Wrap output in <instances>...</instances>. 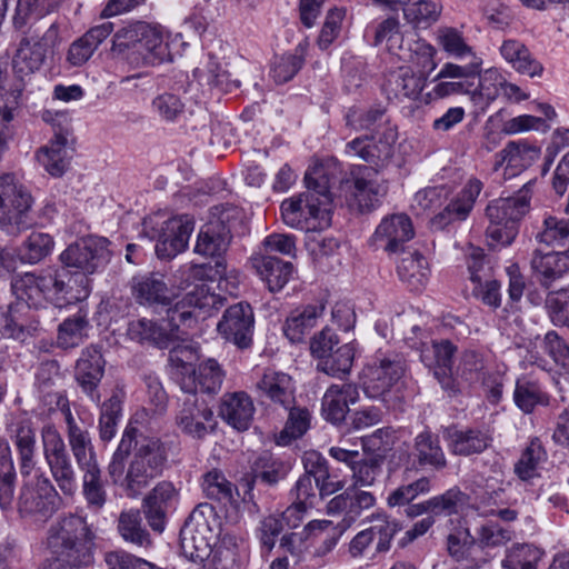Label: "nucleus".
I'll list each match as a JSON object with an SVG mask.
<instances>
[{
    "label": "nucleus",
    "mask_w": 569,
    "mask_h": 569,
    "mask_svg": "<svg viewBox=\"0 0 569 569\" xmlns=\"http://www.w3.org/2000/svg\"><path fill=\"white\" fill-rule=\"evenodd\" d=\"M132 451L126 476L121 482L128 497L134 498L163 472L168 461L166 445L156 437L138 435L133 427H127L109 465L112 478L120 477L123 460Z\"/></svg>",
    "instance_id": "f257e3e1"
},
{
    "label": "nucleus",
    "mask_w": 569,
    "mask_h": 569,
    "mask_svg": "<svg viewBox=\"0 0 569 569\" xmlns=\"http://www.w3.org/2000/svg\"><path fill=\"white\" fill-rule=\"evenodd\" d=\"M97 531L86 517L69 513L48 529L47 548L51 559L39 569H83L94 562Z\"/></svg>",
    "instance_id": "f03ea898"
},
{
    "label": "nucleus",
    "mask_w": 569,
    "mask_h": 569,
    "mask_svg": "<svg viewBox=\"0 0 569 569\" xmlns=\"http://www.w3.org/2000/svg\"><path fill=\"white\" fill-rule=\"evenodd\" d=\"M333 169L317 164L305 174L306 192L282 201L281 216L286 224L306 231L328 228L331 223V187Z\"/></svg>",
    "instance_id": "7ed1b4c3"
},
{
    "label": "nucleus",
    "mask_w": 569,
    "mask_h": 569,
    "mask_svg": "<svg viewBox=\"0 0 569 569\" xmlns=\"http://www.w3.org/2000/svg\"><path fill=\"white\" fill-rule=\"evenodd\" d=\"M111 53L134 67L160 64L170 54L162 34L140 21L126 26L113 34Z\"/></svg>",
    "instance_id": "20e7f679"
},
{
    "label": "nucleus",
    "mask_w": 569,
    "mask_h": 569,
    "mask_svg": "<svg viewBox=\"0 0 569 569\" xmlns=\"http://www.w3.org/2000/svg\"><path fill=\"white\" fill-rule=\"evenodd\" d=\"M527 182L512 197L492 200L486 208L489 219L486 234L491 246H509L518 234V222L530 210V187Z\"/></svg>",
    "instance_id": "39448f33"
},
{
    "label": "nucleus",
    "mask_w": 569,
    "mask_h": 569,
    "mask_svg": "<svg viewBox=\"0 0 569 569\" xmlns=\"http://www.w3.org/2000/svg\"><path fill=\"white\" fill-rule=\"evenodd\" d=\"M33 198L13 174L0 177V226L9 234H19L34 223Z\"/></svg>",
    "instance_id": "423d86ee"
},
{
    "label": "nucleus",
    "mask_w": 569,
    "mask_h": 569,
    "mask_svg": "<svg viewBox=\"0 0 569 569\" xmlns=\"http://www.w3.org/2000/svg\"><path fill=\"white\" fill-rule=\"evenodd\" d=\"M406 362L400 355L393 353L378 358L362 371L363 392L372 399L388 401L391 393H398L403 385Z\"/></svg>",
    "instance_id": "0eeeda50"
},
{
    "label": "nucleus",
    "mask_w": 569,
    "mask_h": 569,
    "mask_svg": "<svg viewBox=\"0 0 569 569\" xmlns=\"http://www.w3.org/2000/svg\"><path fill=\"white\" fill-rule=\"evenodd\" d=\"M387 41L388 50L402 61H417L423 69L435 68L433 57L436 49L422 39L405 38L399 31V21L388 18L377 27L373 46Z\"/></svg>",
    "instance_id": "6e6552de"
},
{
    "label": "nucleus",
    "mask_w": 569,
    "mask_h": 569,
    "mask_svg": "<svg viewBox=\"0 0 569 569\" xmlns=\"http://www.w3.org/2000/svg\"><path fill=\"white\" fill-rule=\"evenodd\" d=\"M109 241L103 237L90 236L69 244L61 253L64 269H74L72 277L89 278L102 270L110 261Z\"/></svg>",
    "instance_id": "1a4fd4ad"
},
{
    "label": "nucleus",
    "mask_w": 569,
    "mask_h": 569,
    "mask_svg": "<svg viewBox=\"0 0 569 569\" xmlns=\"http://www.w3.org/2000/svg\"><path fill=\"white\" fill-rule=\"evenodd\" d=\"M41 440L52 479L64 496H73L78 488L77 473L60 432L53 425H46Z\"/></svg>",
    "instance_id": "9d476101"
},
{
    "label": "nucleus",
    "mask_w": 569,
    "mask_h": 569,
    "mask_svg": "<svg viewBox=\"0 0 569 569\" xmlns=\"http://www.w3.org/2000/svg\"><path fill=\"white\" fill-rule=\"evenodd\" d=\"M397 138V128L387 124L382 131L349 141L345 147V153L350 158H358L369 163V168H365V172L370 176L371 172L377 173L389 162Z\"/></svg>",
    "instance_id": "9b49d317"
},
{
    "label": "nucleus",
    "mask_w": 569,
    "mask_h": 569,
    "mask_svg": "<svg viewBox=\"0 0 569 569\" xmlns=\"http://www.w3.org/2000/svg\"><path fill=\"white\" fill-rule=\"evenodd\" d=\"M226 298L211 292L204 283L196 286L167 311L170 323L192 327L199 317L206 318L224 306Z\"/></svg>",
    "instance_id": "f8f14e48"
},
{
    "label": "nucleus",
    "mask_w": 569,
    "mask_h": 569,
    "mask_svg": "<svg viewBox=\"0 0 569 569\" xmlns=\"http://www.w3.org/2000/svg\"><path fill=\"white\" fill-rule=\"evenodd\" d=\"M238 213L234 208H214L212 219L206 229L199 232L194 251L202 256L217 257L214 276L222 277L226 272V262L220 256L227 250L230 240V219Z\"/></svg>",
    "instance_id": "ddd939ff"
},
{
    "label": "nucleus",
    "mask_w": 569,
    "mask_h": 569,
    "mask_svg": "<svg viewBox=\"0 0 569 569\" xmlns=\"http://www.w3.org/2000/svg\"><path fill=\"white\" fill-rule=\"evenodd\" d=\"M42 286L46 299L56 305L62 301L82 300L90 293V279L83 276L72 277L70 270L49 268L37 274Z\"/></svg>",
    "instance_id": "4468645a"
},
{
    "label": "nucleus",
    "mask_w": 569,
    "mask_h": 569,
    "mask_svg": "<svg viewBox=\"0 0 569 569\" xmlns=\"http://www.w3.org/2000/svg\"><path fill=\"white\" fill-rule=\"evenodd\" d=\"M253 328L254 315L252 307L243 301L229 306L217 325V330L221 337L240 349L251 346Z\"/></svg>",
    "instance_id": "2eb2a0df"
},
{
    "label": "nucleus",
    "mask_w": 569,
    "mask_h": 569,
    "mask_svg": "<svg viewBox=\"0 0 569 569\" xmlns=\"http://www.w3.org/2000/svg\"><path fill=\"white\" fill-rule=\"evenodd\" d=\"M456 350L451 341L440 340L433 341L420 355L421 361L432 370L435 379L449 397L460 393L459 382L452 376V358Z\"/></svg>",
    "instance_id": "dca6fc26"
},
{
    "label": "nucleus",
    "mask_w": 569,
    "mask_h": 569,
    "mask_svg": "<svg viewBox=\"0 0 569 569\" xmlns=\"http://www.w3.org/2000/svg\"><path fill=\"white\" fill-rule=\"evenodd\" d=\"M47 52L46 34L40 36L37 31H33L21 38L12 58V70L14 77L23 86L26 80L41 68Z\"/></svg>",
    "instance_id": "f3484780"
},
{
    "label": "nucleus",
    "mask_w": 569,
    "mask_h": 569,
    "mask_svg": "<svg viewBox=\"0 0 569 569\" xmlns=\"http://www.w3.org/2000/svg\"><path fill=\"white\" fill-rule=\"evenodd\" d=\"M254 390L262 403L289 409L296 401V387L291 376L271 368L263 370Z\"/></svg>",
    "instance_id": "a211bd4d"
},
{
    "label": "nucleus",
    "mask_w": 569,
    "mask_h": 569,
    "mask_svg": "<svg viewBox=\"0 0 569 569\" xmlns=\"http://www.w3.org/2000/svg\"><path fill=\"white\" fill-rule=\"evenodd\" d=\"M375 505L376 497L371 492L349 487L329 500L327 513L341 517L338 527L345 530L355 523L363 511L371 509Z\"/></svg>",
    "instance_id": "6ab92c4d"
},
{
    "label": "nucleus",
    "mask_w": 569,
    "mask_h": 569,
    "mask_svg": "<svg viewBox=\"0 0 569 569\" xmlns=\"http://www.w3.org/2000/svg\"><path fill=\"white\" fill-rule=\"evenodd\" d=\"M186 395L177 413V425L184 433L201 439L214 428L213 412L204 401H199L193 395Z\"/></svg>",
    "instance_id": "aec40b11"
},
{
    "label": "nucleus",
    "mask_w": 569,
    "mask_h": 569,
    "mask_svg": "<svg viewBox=\"0 0 569 569\" xmlns=\"http://www.w3.org/2000/svg\"><path fill=\"white\" fill-rule=\"evenodd\" d=\"M178 501V491L169 481L159 482L142 500V510L153 531L162 532L168 513Z\"/></svg>",
    "instance_id": "412c9836"
},
{
    "label": "nucleus",
    "mask_w": 569,
    "mask_h": 569,
    "mask_svg": "<svg viewBox=\"0 0 569 569\" xmlns=\"http://www.w3.org/2000/svg\"><path fill=\"white\" fill-rule=\"evenodd\" d=\"M482 187L483 184L479 179H469L461 191L431 219L432 226L437 229H443L453 222L466 220L470 214Z\"/></svg>",
    "instance_id": "4be33fe9"
},
{
    "label": "nucleus",
    "mask_w": 569,
    "mask_h": 569,
    "mask_svg": "<svg viewBox=\"0 0 569 569\" xmlns=\"http://www.w3.org/2000/svg\"><path fill=\"white\" fill-rule=\"evenodd\" d=\"M194 229V221L188 214L166 221L162 233L156 243V253L161 259H170L182 252Z\"/></svg>",
    "instance_id": "5701e85b"
},
{
    "label": "nucleus",
    "mask_w": 569,
    "mask_h": 569,
    "mask_svg": "<svg viewBox=\"0 0 569 569\" xmlns=\"http://www.w3.org/2000/svg\"><path fill=\"white\" fill-rule=\"evenodd\" d=\"M104 373V360L97 348H87L76 366V380L82 391L94 402H100L98 386Z\"/></svg>",
    "instance_id": "b1692460"
},
{
    "label": "nucleus",
    "mask_w": 569,
    "mask_h": 569,
    "mask_svg": "<svg viewBox=\"0 0 569 569\" xmlns=\"http://www.w3.org/2000/svg\"><path fill=\"white\" fill-rule=\"evenodd\" d=\"M358 400L359 391L356 385H331L321 400L322 417L333 425H339L345 421L349 406L355 405Z\"/></svg>",
    "instance_id": "393cba45"
},
{
    "label": "nucleus",
    "mask_w": 569,
    "mask_h": 569,
    "mask_svg": "<svg viewBox=\"0 0 569 569\" xmlns=\"http://www.w3.org/2000/svg\"><path fill=\"white\" fill-rule=\"evenodd\" d=\"M256 407L252 398L244 391L224 393L221 398L219 413L233 429L246 431L250 428Z\"/></svg>",
    "instance_id": "a878e982"
},
{
    "label": "nucleus",
    "mask_w": 569,
    "mask_h": 569,
    "mask_svg": "<svg viewBox=\"0 0 569 569\" xmlns=\"http://www.w3.org/2000/svg\"><path fill=\"white\" fill-rule=\"evenodd\" d=\"M132 296L136 301L144 306H167L171 292L166 277L161 272H146L134 276L131 280Z\"/></svg>",
    "instance_id": "bb28decb"
},
{
    "label": "nucleus",
    "mask_w": 569,
    "mask_h": 569,
    "mask_svg": "<svg viewBox=\"0 0 569 569\" xmlns=\"http://www.w3.org/2000/svg\"><path fill=\"white\" fill-rule=\"evenodd\" d=\"M168 328L150 319L131 321L128 327V336L131 340L141 345H150L160 349L170 348L178 338L179 328L173 327L168 319Z\"/></svg>",
    "instance_id": "cd10ccee"
},
{
    "label": "nucleus",
    "mask_w": 569,
    "mask_h": 569,
    "mask_svg": "<svg viewBox=\"0 0 569 569\" xmlns=\"http://www.w3.org/2000/svg\"><path fill=\"white\" fill-rule=\"evenodd\" d=\"M37 328L38 321L26 301L10 303L0 313V332L6 337L24 340Z\"/></svg>",
    "instance_id": "c85d7f7f"
},
{
    "label": "nucleus",
    "mask_w": 569,
    "mask_h": 569,
    "mask_svg": "<svg viewBox=\"0 0 569 569\" xmlns=\"http://www.w3.org/2000/svg\"><path fill=\"white\" fill-rule=\"evenodd\" d=\"M427 76L423 71H413L410 67H400L390 71L383 83L389 98L417 99L425 88Z\"/></svg>",
    "instance_id": "c756f323"
},
{
    "label": "nucleus",
    "mask_w": 569,
    "mask_h": 569,
    "mask_svg": "<svg viewBox=\"0 0 569 569\" xmlns=\"http://www.w3.org/2000/svg\"><path fill=\"white\" fill-rule=\"evenodd\" d=\"M413 237L411 220L406 214L385 218L377 227L373 241L389 252H397L401 246Z\"/></svg>",
    "instance_id": "7c9ffc66"
},
{
    "label": "nucleus",
    "mask_w": 569,
    "mask_h": 569,
    "mask_svg": "<svg viewBox=\"0 0 569 569\" xmlns=\"http://www.w3.org/2000/svg\"><path fill=\"white\" fill-rule=\"evenodd\" d=\"M531 268L543 287H549L555 280L569 272V250L543 252L536 249L532 252Z\"/></svg>",
    "instance_id": "2f4dec72"
},
{
    "label": "nucleus",
    "mask_w": 569,
    "mask_h": 569,
    "mask_svg": "<svg viewBox=\"0 0 569 569\" xmlns=\"http://www.w3.org/2000/svg\"><path fill=\"white\" fill-rule=\"evenodd\" d=\"M198 509H194L180 530V543L183 552L192 559L203 560L211 552L210 539L206 537L208 526L204 520L196 521Z\"/></svg>",
    "instance_id": "473e14b6"
},
{
    "label": "nucleus",
    "mask_w": 569,
    "mask_h": 569,
    "mask_svg": "<svg viewBox=\"0 0 569 569\" xmlns=\"http://www.w3.org/2000/svg\"><path fill=\"white\" fill-rule=\"evenodd\" d=\"M445 438L453 455L471 456L485 451L491 441L489 435L478 428L458 429L449 427L445 431Z\"/></svg>",
    "instance_id": "72a5a7b5"
},
{
    "label": "nucleus",
    "mask_w": 569,
    "mask_h": 569,
    "mask_svg": "<svg viewBox=\"0 0 569 569\" xmlns=\"http://www.w3.org/2000/svg\"><path fill=\"white\" fill-rule=\"evenodd\" d=\"M251 263L271 292L280 291L293 271L292 263L270 254H254L251 258Z\"/></svg>",
    "instance_id": "f704fd0d"
},
{
    "label": "nucleus",
    "mask_w": 569,
    "mask_h": 569,
    "mask_svg": "<svg viewBox=\"0 0 569 569\" xmlns=\"http://www.w3.org/2000/svg\"><path fill=\"white\" fill-rule=\"evenodd\" d=\"M412 456L420 468L442 470L447 467L446 455L439 437L430 430H423L415 437Z\"/></svg>",
    "instance_id": "c9c22d12"
},
{
    "label": "nucleus",
    "mask_w": 569,
    "mask_h": 569,
    "mask_svg": "<svg viewBox=\"0 0 569 569\" xmlns=\"http://www.w3.org/2000/svg\"><path fill=\"white\" fill-rule=\"evenodd\" d=\"M540 154L538 147L528 144L525 141H510L507 146L496 154L495 170L506 166V169L512 170L510 174L531 166Z\"/></svg>",
    "instance_id": "e433bc0d"
},
{
    "label": "nucleus",
    "mask_w": 569,
    "mask_h": 569,
    "mask_svg": "<svg viewBox=\"0 0 569 569\" xmlns=\"http://www.w3.org/2000/svg\"><path fill=\"white\" fill-rule=\"evenodd\" d=\"M112 22H103L89 29L81 38L73 41L68 51V61L72 66L86 63L113 31Z\"/></svg>",
    "instance_id": "4c0bfd02"
},
{
    "label": "nucleus",
    "mask_w": 569,
    "mask_h": 569,
    "mask_svg": "<svg viewBox=\"0 0 569 569\" xmlns=\"http://www.w3.org/2000/svg\"><path fill=\"white\" fill-rule=\"evenodd\" d=\"M502 58L518 73L530 78L540 77L543 66L531 54L529 49L520 41L508 39L500 47Z\"/></svg>",
    "instance_id": "58836bf2"
},
{
    "label": "nucleus",
    "mask_w": 569,
    "mask_h": 569,
    "mask_svg": "<svg viewBox=\"0 0 569 569\" xmlns=\"http://www.w3.org/2000/svg\"><path fill=\"white\" fill-rule=\"evenodd\" d=\"M397 271L410 290L420 291L428 282L430 269L427 259L418 251L403 252Z\"/></svg>",
    "instance_id": "ea45409f"
},
{
    "label": "nucleus",
    "mask_w": 569,
    "mask_h": 569,
    "mask_svg": "<svg viewBox=\"0 0 569 569\" xmlns=\"http://www.w3.org/2000/svg\"><path fill=\"white\" fill-rule=\"evenodd\" d=\"M323 311L325 306L322 303L309 305L302 310L293 311L283 325L284 336L293 343L301 342L316 327Z\"/></svg>",
    "instance_id": "a19ab883"
},
{
    "label": "nucleus",
    "mask_w": 569,
    "mask_h": 569,
    "mask_svg": "<svg viewBox=\"0 0 569 569\" xmlns=\"http://www.w3.org/2000/svg\"><path fill=\"white\" fill-rule=\"evenodd\" d=\"M67 142L64 133L56 132L53 139L37 153L39 163L52 177H61L69 166Z\"/></svg>",
    "instance_id": "79ce46f5"
},
{
    "label": "nucleus",
    "mask_w": 569,
    "mask_h": 569,
    "mask_svg": "<svg viewBox=\"0 0 569 569\" xmlns=\"http://www.w3.org/2000/svg\"><path fill=\"white\" fill-rule=\"evenodd\" d=\"M197 350L191 345H173L169 352L171 375L181 389L194 388L190 373L193 372Z\"/></svg>",
    "instance_id": "37998d69"
},
{
    "label": "nucleus",
    "mask_w": 569,
    "mask_h": 569,
    "mask_svg": "<svg viewBox=\"0 0 569 569\" xmlns=\"http://www.w3.org/2000/svg\"><path fill=\"white\" fill-rule=\"evenodd\" d=\"M194 388L181 389L184 393L196 396L198 391L203 393H217L222 386L224 371L217 360L209 358L193 368L190 373Z\"/></svg>",
    "instance_id": "c03bdc74"
},
{
    "label": "nucleus",
    "mask_w": 569,
    "mask_h": 569,
    "mask_svg": "<svg viewBox=\"0 0 569 569\" xmlns=\"http://www.w3.org/2000/svg\"><path fill=\"white\" fill-rule=\"evenodd\" d=\"M90 329L88 311L79 309L59 325L57 343L63 349L78 347L88 337Z\"/></svg>",
    "instance_id": "a18cd8bd"
},
{
    "label": "nucleus",
    "mask_w": 569,
    "mask_h": 569,
    "mask_svg": "<svg viewBox=\"0 0 569 569\" xmlns=\"http://www.w3.org/2000/svg\"><path fill=\"white\" fill-rule=\"evenodd\" d=\"M513 401L517 408L529 415L538 406H549L550 396L538 381L522 377L516 381Z\"/></svg>",
    "instance_id": "49530a36"
},
{
    "label": "nucleus",
    "mask_w": 569,
    "mask_h": 569,
    "mask_svg": "<svg viewBox=\"0 0 569 569\" xmlns=\"http://www.w3.org/2000/svg\"><path fill=\"white\" fill-rule=\"evenodd\" d=\"M117 530L126 542L136 547L148 548L152 543L150 533L143 526L141 512L138 509L121 511L117 520Z\"/></svg>",
    "instance_id": "de8ad7c7"
},
{
    "label": "nucleus",
    "mask_w": 569,
    "mask_h": 569,
    "mask_svg": "<svg viewBox=\"0 0 569 569\" xmlns=\"http://www.w3.org/2000/svg\"><path fill=\"white\" fill-rule=\"evenodd\" d=\"M548 455L539 438L530 440L515 465V473L522 481H529L539 476V468L547 460Z\"/></svg>",
    "instance_id": "09e8293b"
},
{
    "label": "nucleus",
    "mask_w": 569,
    "mask_h": 569,
    "mask_svg": "<svg viewBox=\"0 0 569 569\" xmlns=\"http://www.w3.org/2000/svg\"><path fill=\"white\" fill-rule=\"evenodd\" d=\"M368 177V174H356L353 179V197L361 211H369L376 208L388 191L386 183L369 179Z\"/></svg>",
    "instance_id": "8fccbe9b"
},
{
    "label": "nucleus",
    "mask_w": 569,
    "mask_h": 569,
    "mask_svg": "<svg viewBox=\"0 0 569 569\" xmlns=\"http://www.w3.org/2000/svg\"><path fill=\"white\" fill-rule=\"evenodd\" d=\"M14 446L19 455L20 472L22 476H29L36 466V431L30 422H22L16 427Z\"/></svg>",
    "instance_id": "3c124183"
},
{
    "label": "nucleus",
    "mask_w": 569,
    "mask_h": 569,
    "mask_svg": "<svg viewBox=\"0 0 569 569\" xmlns=\"http://www.w3.org/2000/svg\"><path fill=\"white\" fill-rule=\"evenodd\" d=\"M346 127L355 131L373 130L382 131L385 126L390 124L386 119L383 108H370L367 110L352 107L345 114Z\"/></svg>",
    "instance_id": "603ef678"
},
{
    "label": "nucleus",
    "mask_w": 569,
    "mask_h": 569,
    "mask_svg": "<svg viewBox=\"0 0 569 569\" xmlns=\"http://www.w3.org/2000/svg\"><path fill=\"white\" fill-rule=\"evenodd\" d=\"M438 46L449 56L458 60L477 57L471 46L463 37L462 31L453 27L442 26L437 29Z\"/></svg>",
    "instance_id": "864d4df0"
},
{
    "label": "nucleus",
    "mask_w": 569,
    "mask_h": 569,
    "mask_svg": "<svg viewBox=\"0 0 569 569\" xmlns=\"http://www.w3.org/2000/svg\"><path fill=\"white\" fill-rule=\"evenodd\" d=\"M402 11L409 23L429 27L440 18L442 6L432 0H405Z\"/></svg>",
    "instance_id": "5fc2aeb1"
},
{
    "label": "nucleus",
    "mask_w": 569,
    "mask_h": 569,
    "mask_svg": "<svg viewBox=\"0 0 569 569\" xmlns=\"http://www.w3.org/2000/svg\"><path fill=\"white\" fill-rule=\"evenodd\" d=\"M502 84L503 77L495 69H488L482 74L479 73V86L471 93L475 106L485 111L501 94Z\"/></svg>",
    "instance_id": "6e6d98bb"
},
{
    "label": "nucleus",
    "mask_w": 569,
    "mask_h": 569,
    "mask_svg": "<svg viewBox=\"0 0 569 569\" xmlns=\"http://www.w3.org/2000/svg\"><path fill=\"white\" fill-rule=\"evenodd\" d=\"M543 551L531 543H516L506 551L502 569H537Z\"/></svg>",
    "instance_id": "4d7b16f0"
},
{
    "label": "nucleus",
    "mask_w": 569,
    "mask_h": 569,
    "mask_svg": "<svg viewBox=\"0 0 569 569\" xmlns=\"http://www.w3.org/2000/svg\"><path fill=\"white\" fill-rule=\"evenodd\" d=\"M53 247L54 241L49 233L31 232L19 248L20 260L31 264L38 263L52 252Z\"/></svg>",
    "instance_id": "13d9d810"
},
{
    "label": "nucleus",
    "mask_w": 569,
    "mask_h": 569,
    "mask_svg": "<svg viewBox=\"0 0 569 569\" xmlns=\"http://www.w3.org/2000/svg\"><path fill=\"white\" fill-rule=\"evenodd\" d=\"M355 353L353 342L343 343L335 350V353H330L326 359L319 361L317 368L331 377L340 378L350 372Z\"/></svg>",
    "instance_id": "bf43d9fd"
},
{
    "label": "nucleus",
    "mask_w": 569,
    "mask_h": 569,
    "mask_svg": "<svg viewBox=\"0 0 569 569\" xmlns=\"http://www.w3.org/2000/svg\"><path fill=\"white\" fill-rule=\"evenodd\" d=\"M82 495L88 508L99 511L107 502V490L100 467L82 471Z\"/></svg>",
    "instance_id": "052dcab7"
},
{
    "label": "nucleus",
    "mask_w": 569,
    "mask_h": 569,
    "mask_svg": "<svg viewBox=\"0 0 569 569\" xmlns=\"http://www.w3.org/2000/svg\"><path fill=\"white\" fill-rule=\"evenodd\" d=\"M303 64V50L296 48L292 53H284L274 58L270 70V77L278 84L286 83L293 79Z\"/></svg>",
    "instance_id": "680f3d73"
},
{
    "label": "nucleus",
    "mask_w": 569,
    "mask_h": 569,
    "mask_svg": "<svg viewBox=\"0 0 569 569\" xmlns=\"http://www.w3.org/2000/svg\"><path fill=\"white\" fill-rule=\"evenodd\" d=\"M202 489L207 498L217 500L223 505L236 502L233 492L236 487L227 480L221 471L212 470L203 476Z\"/></svg>",
    "instance_id": "e2e57ef3"
},
{
    "label": "nucleus",
    "mask_w": 569,
    "mask_h": 569,
    "mask_svg": "<svg viewBox=\"0 0 569 569\" xmlns=\"http://www.w3.org/2000/svg\"><path fill=\"white\" fill-rule=\"evenodd\" d=\"M536 240L547 246H566L569 243V217L547 216Z\"/></svg>",
    "instance_id": "0e129e2a"
},
{
    "label": "nucleus",
    "mask_w": 569,
    "mask_h": 569,
    "mask_svg": "<svg viewBox=\"0 0 569 569\" xmlns=\"http://www.w3.org/2000/svg\"><path fill=\"white\" fill-rule=\"evenodd\" d=\"M370 520L375 521L368 529L372 541H377L376 551L379 553L387 552L390 549L392 538L400 530L399 523L380 512L372 513Z\"/></svg>",
    "instance_id": "69168bd1"
},
{
    "label": "nucleus",
    "mask_w": 569,
    "mask_h": 569,
    "mask_svg": "<svg viewBox=\"0 0 569 569\" xmlns=\"http://www.w3.org/2000/svg\"><path fill=\"white\" fill-rule=\"evenodd\" d=\"M68 443L81 472L100 467L89 431L69 438Z\"/></svg>",
    "instance_id": "338daca9"
},
{
    "label": "nucleus",
    "mask_w": 569,
    "mask_h": 569,
    "mask_svg": "<svg viewBox=\"0 0 569 569\" xmlns=\"http://www.w3.org/2000/svg\"><path fill=\"white\" fill-rule=\"evenodd\" d=\"M546 308L555 326L569 328V288L549 292Z\"/></svg>",
    "instance_id": "774afa93"
}]
</instances>
